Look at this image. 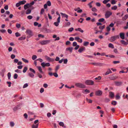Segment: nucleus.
<instances>
[{
	"mask_svg": "<svg viewBox=\"0 0 128 128\" xmlns=\"http://www.w3.org/2000/svg\"><path fill=\"white\" fill-rule=\"evenodd\" d=\"M24 116L25 118L27 119V118L28 116L26 113L24 114Z\"/></svg>",
	"mask_w": 128,
	"mask_h": 128,
	"instance_id": "69168bd1",
	"label": "nucleus"
},
{
	"mask_svg": "<svg viewBox=\"0 0 128 128\" xmlns=\"http://www.w3.org/2000/svg\"><path fill=\"white\" fill-rule=\"evenodd\" d=\"M45 57L46 58L47 60L49 61H52L53 59L46 56H45Z\"/></svg>",
	"mask_w": 128,
	"mask_h": 128,
	"instance_id": "dca6fc26",
	"label": "nucleus"
},
{
	"mask_svg": "<svg viewBox=\"0 0 128 128\" xmlns=\"http://www.w3.org/2000/svg\"><path fill=\"white\" fill-rule=\"evenodd\" d=\"M60 14L61 15L63 16V17H65L67 18H68V16L66 14H64L62 12H61Z\"/></svg>",
	"mask_w": 128,
	"mask_h": 128,
	"instance_id": "f3484780",
	"label": "nucleus"
},
{
	"mask_svg": "<svg viewBox=\"0 0 128 128\" xmlns=\"http://www.w3.org/2000/svg\"><path fill=\"white\" fill-rule=\"evenodd\" d=\"M29 70L30 71L32 72L34 74H35L36 73L35 71L33 69H32V68H30Z\"/></svg>",
	"mask_w": 128,
	"mask_h": 128,
	"instance_id": "a19ab883",
	"label": "nucleus"
},
{
	"mask_svg": "<svg viewBox=\"0 0 128 128\" xmlns=\"http://www.w3.org/2000/svg\"><path fill=\"white\" fill-rule=\"evenodd\" d=\"M18 77V74H14V79H16Z\"/></svg>",
	"mask_w": 128,
	"mask_h": 128,
	"instance_id": "864d4df0",
	"label": "nucleus"
},
{
	"mask_svg": "<svg viewBox=\"0 0 128 128\" xmlns=\"http://www.w3.org/2000/svg\"><path fill=\"white\" fill-rule=\"evenodd\" d=\"M104 18H102L98 20V22H102L104 21Z\"/></svg>",
	"mask_w": 128,
	"mask_h": 128,
	"instance_id": "8fccbe9b",
	"label": "nucleus"
},
{
	"mask_svg": "<svg viewBox=\"0 0 128 128\" xmlns=\"http://www.w3.org/2000/svg\"><path fill=\"white\" fill-rule=\"evenodd\" d=\"M53 75L56 77H57L58 76V75L56 72L53 73Z\"/></svg>",
	"mask_w": 128,
	"mask_h": 128,
	"instance_id": "680f3d73",
	"label": "nucleus"
},
{
	"mask_svg": "<svg viewBox=\"0 0 128 128\" xmlns=\"http://www.w3.org/2000/svg\"><path fill=\"white\" fill-rule=\"evenodd\" d=\"M27 69H28L27 67H26V66L25 67L24 69L23 70V72L24 73H25L26 72Z\"/></svg>",
	"mask_w": 128,
	"mask_h": 128,
	"instance_id": "2f4dec72",
	"label": "nucleus"
},
{
	"mask_svg": "<svg viewBox=\"0 0 128 128\" xmlns=\"http://www.w3.org/2000/svg\"><path fill=\"white\" fill-rule=\"evenodd\" d=\"M118 77L116 76L110 77L109 78L111 80H114L117 78Z\"/></svg>",
	"mask_w": 128,
	"mask_h": 128,
	"instance_id": "2eb2a0df",
	"label": "nucleus"
},
{
	"mask_svg": "<svg viewBox=\"0 0 128 128\" xmlns=\"http://www.w3.org/2000/svg\"><path fill=\"white\" fill-rule=\"evenodd\" d=\"M60 67V65H58L56 67V68L55 69V70L56 72H57V70Z\"/></svg>",
	"mask_w": 128,
	"mask_h": 128,
	"instance_id": "09e8293b",
	"label": "nucleus"
},
{
	"mask_svg": "<svg viewBox=\"0 0 128 128\" xmlns=\"http://www.w3.org/2000/svg\"><path fill=\"white\" fill-rule=\"evenodd\" d=\"M38 75L40 78H42V75L40 73H38Z\"/></svg>",
	"mask_w": 128,
	"mask_h": 128,
	"instance_id": "338daca9",
	"label": "nucleus"
},
{
	"mask_svg": "<svg viewBox=\"0 0 128 128\" xmlns=\"http://www.w3.org/2000/svg\"><path fill=\"white\" fill-rule=\"evenodd\" d=\"M112 72V71L110 70V68H108L105 74V75H106L109 74L110 73H111Z\"/></svg>",
	"mask_w": 128,
	"mask_h": 128,
	"instance_id": "f8f14e48",
	"label": "nucleus"
},
{
	"mask_svg": "<svg viewBox=\"0 0 128 128\" xmlns=\"http://www.w3.org/2000/svg\"><path fill=\"white\" fill-rule=\"evenodd\" d=\"M112 104L114 105H116L117 104V102L116 101H112Z\"/></svg>",
	"mask_w": 128,
	"mask_h": 128,
	"instance_id": "79ce46f5",
	"label": "nucleus"
},
{
	"mask_svg": "<svg viewBox=\"0 0 128 128\" xmlns=\"http://www.w3.org/2000/svg\"><path fill=\"white\" fill-rule=\"evenodd\" d=\"M105 65V64L102 63H97L96 66H103Z\"/></svg>",
	"mask_w": 128,
	"mask_h": 128,
	"instance_id": "b1692460",
	"label": "nucleus"
},
{
	"mask_svg": "<svg viewBox=\"0 0 128 128\" xmlns=\"http://www.w3.org/2000/svg\"><path fill=\"white\" fill-rule=\"evenodd\" d=\"M108 47L109 48H114L113 45L111 43H110L109 44Z\"/></svg>",
	"mask_w": 128,
	"mask_h": 128,
	"instance_id": "c756f323",
	"label": "nucleus"
},
{
	"mask_svg": "<svg viewBox=\"0 0 128 128\" xmlns=\"http://www.w3.org/2000/svg\"><path fill=\"white\" fill-rule=\"evenodd\" d=\"M59 22H55L54 23V25H55L56 26H58L59 25Z\"/></svg>",
	"mask_w": 128,
	"mask_h": 128,
	"instance_id": "49530a36",
	"label": "nucleus"
},
{
	"mask_svg": "<svg viewBox=\"0 0 128 128\" xmlns=\"http://www.w3.org/2000/svg\"><path fill=\"white\" fill-rule=\"evenodd\" d=\"M112 14V13L110 12H106L105 14V17L107 18H109Z\"/></svg>",
	"mask_w": 128,
	"mask_h": 128,
	"instance_id": "6e6552de",
	"label": "nucleus"
},
{
	"mask_svg": "<svg viewBox=\"0 0 128 128\" xmlns=\"http://www.w3.org/2000/svg\"><path fill=\"white\" fill-rule=\"evenodd\" d=\"M50 41V40H43L41 42L40 44L42 45L46 44L49 43Z\"/></svg>",
	"mask_w": 128,
	"mask_h": 128,
	"instance_id": "423d86ee",
	"label": "nucleus"
},
{
	"mask_svg": "<svg viewBox=\"0 0 128 128\" xmlns=\"http://www.w3.org/2000/svg\"><path fill=\"white\" fill-rule=\"evenodd\" d=\"M38 124H37L36 125L33 124L32 126V128H38Z\"/></svg>",
	"mask_w": 128,
	"mask_h": 128,
	"instance_id": "4be33fe9",
	"label": "nucleus"
},
{
	"mask_svg": "<svg viewBox=\"0 0 128 128\" xmlns=\"http://www.w3.org/2000/svg\"><path fill=\"white\" fill-rule=\"evenodd\" d=\"M37 68L40 73L42 74L43 73V72L42 71V69L41 66H39L37 67Z\"/></svg>",
	"mask_w": 128,
	"mask_h": 128,
	"instance_id": "aec40b11",
	"label": "nucleus"
},
{
	"mask_svg": "<svg viewBox=\"0 0 128 128\" xmlns=\"http://www.w3.org/2000/svg\"><path fill=\"white\" fill-rule=\"evenodd\" d=\"M117 8V6H114L112 7L111 8V9L112 10H116Z\"/></svg>",
	"mask_w": 128,
	"mask_h": 128,
	"instance_id": "c9c22d12",
	"label": "nucleus"
},
{
	"mask_svg": "<svg viewBox=\"0 0 128 128\" xmlns=\"http://www.w3.org/2000/svg\"><path fill=\"white\" fill-rule=\"evenodd\" d=\"M15 35L16 37H18L20 36V34L18 32H16L15 33Z\"/></svg>",
	"mask_w": 128,
	"mask_h": 128,
	"instance_id": "72a5a7b5",
	"label": "nucleus"
},
{
	"mask_svg": "<svg viewBox=\"0 0 128 128\" xmlns=\"http://www.w3.org/2000/svg\"><path fill=\"white\" fill-rule=\"evenodd\" d=\"M120 96L118 94L116 95V98L117 100L119 99L120 98Z\"/></svg>",
	"mask_w": 128,
	"mask_h": 128,
	"instance_id": "052dcab7",
	"label": "nucleus"
},
{
	"mask_svg": "<svg viewBox=\"0 0 128 128\" xmlns=\"http://www.w3.org/2000/svg\"><path fill=\"white\" fill-rule=\"evenodd\" d=\"M95 94L96 96H101L102 94V92L101 90H98L95 92Z\"/></svg>",
	"mask_w": 128,
	"mask_h": 128,
	"instance_id": "0eeeda50",
	"label": "nucleus"
},
{
	"mask_svg": "<svg viewBox=\"0 0 128 128\" xmlns=\"http://www.w3.org/2000/svg\"><path fill=\"white\" fill-rule=\"evenodd\" d=\"M85 48L84 47H82L80 48L78 50V52L80 53H81L84 50H85Z\"/></svg>",
	"mask_w": 128,
	"mask_h": 128,
	"instance_id": "9d476101",
	"label": "nucleus"
},
{
	"mask_svg": "<svg viewBox=\"0 0 128 128\" xmlns=\"http://www.w3.org/2000/svg\"><path fill=\"white\" fill-rule=\"evenodd\" d=\"M26 32L27 34L29 36V37H27V38H29L32 36L33 35L32 32L30 30L27 29Z\"/></svg>",
	"mask_w": 128,
	"mask_h": 128,
	"instance_id": "7ed1b4c3",
	"label": "nucleus"
},
{
	"mask_svg": "<svg viewBox=\"0 0 128 128\" xmlns=\"http://www.w3.org/2000/svg\"><path fill=\"white\" fill-rule=\"evenodd\" d=\"M31 12V10L30 9H28L26 12V14H30Z\"/></svg>",
	"mask_w": 128,
	"mask_h": 128,
	"instance_id": "a878e982",
	"label": "nucleus"
},
{
	"mask_svg": "<svg viewBox=\"0 0 128 128\" xmlns=\"http://www.w3.org/2000/svg\"><path fill=\"white\" fill-rule=\"evenodd\" d=\"M116 85L118 86H119L121 85L122 82H121L116 81L114 82Z\"/></svg>",
	"mask_w": 128,
	"mask_h": 128,
	"instance_id": "4468645a",
	"label": "nucleus"
},
{
	"mask_svg": "<svg viewBox=\"0 0 128 128\" xmlns=\"http://www.w3.org/2000/svg\"><path fill=\"white\" fill-rule=\"evenodd\" d=\"M89 44V42H84V43L83 45L84 46H86L88 45Z\"/></svg>",
	"mask_w": 128,
	"mask_h": 128,
	"instance_id": "cd10ccee",
	"label": "nucleus"
},
{
	"mask_svg": "<svg viewBox=\"0 0 128 128\" xmlns=\"http://www.w3.org/2000/svg\"><path fill=\"white\" fill-rule=\"evenodd\" d=\"M109 96L112 98H113L114 96V94L112 92H109Z\"/></svg>",
	"mask_w": 128,
	"mask_h": 128,
	"instance_id": "ddd939ff",
	"label": "nucleus"
},
{
	"mask_svg": "<svg viewBox=\"0 0 128 128\" xmlns=\"http://www.w3.org/2000/svg\"><path fill=\"white\" fill-rule=\"evenodd\" d=\"M111 3L112 4H116V2L115 1V0H112Z\"/></svg>",
	"mask_w": 128,
	"mask_h": 128,
	"instance_id": "13d9d810",
	"label": "nucleus"
},
{
	"mask_svg": "<svg viewBox=\"0 0 128 128\" xmlns=\"http://www.w3.org/2000/svg\"><path fill=\"white\" fill-rule=\"evenodd\" d=\"M120 37L118 35H116L111 37L109 39L111 42H113L116 40V39L119 38Z\"/></svg>",
	"mask_w": 128,
	"mask_h": 128,
	"instance_id": "f03ea898",
	"label": "nucleus"
},
{
	"mask_svg": "<svg viewBox=\"0 0 128 128\" xmlns=\"http://www.w3.org/2000/svg\"><path fill=\"white\" fill-rule=\"evenodd\" d=\"M41 65L43 68H44L45 66H50V64L49 63H45L44 62L42 63Z\"/></svg>",
	"mask_w": 128,
	"mask_h": 128,
	"instance_id": "39448f33",
	"label": "nucleus"
},
{
	"mask_svg": "<svg viewBox=\"0 0 128 128\" xmlns=\"http://www.w3.org/2000/svg\"><path fill=\"white\" fill-rule=\"evenodd\" d=\"M75 30L77 31H78L82 33H83L84 32L83 30H82L80 28H76L75 29Z\"/></svg>",
	"mask_w": 128,
	"mask_h": 128,
	"instance_id": "412c9836",
	"label": "nucleus"
},
{
	"mask_svg": "<svg viewBox=\"0 0 128 128\" xmlns=\"http://www.w3.org/2000/svg\"><path fill=\"white\" fill-rule=\"evenodd\" d=\"M37 58V56L36 55H33L32 56V58L33 60H35Z\"/></svg>",
	"mask_w": 128,
	"mask_h": 128,
	"instance_id": "ea45409f",
	"label": "nucleus"
},
{
	"mask_svg": "<svg viewBox=\"0 0 128 128\" xmlns=\"http://www.w3.org/2000/svg\"><path fill=\"white\" fill-rule=\"evenodd\" d=\"M28 84L27 83L25 84L23 86V88H24L28 87Z\"/></svg>",
	"mask_w": 128,
	"mask_h": 128,
	"instance_id": "6e6d98bb",
	"label": "nucleus"
},
{
	"mask_svg": "<svg viewBox=\"0 0 128 128\" xmlns=\"http://www.w3.org/2000/svg\"><path fill=\"white\" fill-rule=\"evenodd\" d=\"M22 60L24 62L26 63H28V60H26L24 58H22Z\"/></svg>",
	"mask_w": 128,
	"mask_h": 128,
	"instance_id": "f704fd0d",
	"label": "nucleus"
},
{
	"mask_svg": "<svg viewBox=\"0 0 128 128\" xmlns=\"http://www.w3.org/2000/svg\"><path fill=\"white\" fill-rule=\"evenodd\" d=\"M59 124L60 126H62V127H64V125L63 122H60L59 123Z\"/></svg>",
	"mask_w": 128,
	"mask_h": 128,
	"instance_id": "4c0bfd02",
	"label": "nucleus"
},
{
	"mask_svg": "<svg viewBox=\"0 0 128 128\" xmlns=\"http://www.w3.org/2000/svg\"><path fill=\"white\" fill-rule=\"evenodd\" d=\"M26 38V37L25 36H23L19 38L18 39L19 40H25Z\"/></svg>",
	"mask_w": 128,
	"mask_h": 128,
	"instance_id": "393cba45",
	"label": "nucleus"
},
{
	"mask_svg": "<svg viewBox=\"0 0 128 128\" xmlns=\"http://www.w3.org/2000/svg\"><path fill=\"white\" fill-rule=\"evenodd\" d=\"M120 37L121 39L123 40L124 39V33H120Z\"/></svg>",
	"mask_w": 128,
	"mask_h": 128,
	"instance_id": "1a4fd4ad",
	"label": "nucleus"
},
{
	"mask_svg": "<svg viewBox=\"0 0 128 128\" xmlns=\"http://www.w3.org/2000/svg\"><path fill=\"white\" fill-rule=\"evenodd\" d=\"M121 43L124 45H126L128 44L127 42H126L125 41L123 40H121L120 41Z\"/></svg>",
	"mask_w": 128,
	"mask_h": 128,
	"instance_id": "a211bd4d",
	"label": "nucleus"
},
{
	"mask_svg": "<svg viewBox=\"0 0 128 128\" xmlns=\"http://www.w3.org/2000/svg\"><path fill=\"white\" fill-rule=\"evenodd\" d=\"M34 1H33L32 2L30 3V4L28 3L27 4H28V6L29 8L30 7H31L34 4Z\"/></svg>",
	"mask_w": 128,
	"mask_h": 128,
	"instance_id": "5701e85b",
	"label": "nucleus"
},
{
	"mask_svg": "<svg viewBox=\"0 0 128 128\" xmlns=\"http://www.w3.org/2000/svg\"><path fill=\"white\" fill-rule=\"evenodd\" d=\"M20 24H17L16 25V27L18 28H19L20 27Z\"/></svg>",
	"mask_w": 128,
	"mask_h": 128,
	"instance_id": "3c124183",
	"label": "nucleus"
},
{
	"mask_svg": "<svg viewBox=\"0 0 128 128\" xmlns=\"http://www.w3.org/2000/svg\"><path fill=\"white\" fill-rule=\"evenodd\" d=\"M128 18V14H126L122 17V20L123 21H125Z\"/></svg>",
	"mask_w": 128,
	"mask_h": 128,
	"instance_id": "9b49d317",
	"label": "nucleus"
},
{
	"mask_svg": "<svg viewBox=\"0 0 128 128\" xmlns=\"http://www.w3.org/2000/svg\"><path fill=\"white\" fill-rule=\"evenodd\" d=\"M101 78V77L100 76H99L98 78H95V80H100Z\"/></svg>",
	"mask_w": 128,
	"mask_h": 128,
	"instance_id": "4d7b16f0",
	"label": "nucleus"
},
{
	"mask_svg": "<svg viewBox=\"0 0 128 128\" xmlns=\"http://www.w3.org/2000/svg\"><path fill=\"white\" fill-rule=\"evenodd\" d=\"M75 85L76 86L80 88H86V86L85 85L80 83L76 84Z\"/></svg>",
	"mask_w": 128,
	"mask_h": 128,
	"instance_id": "20e7f679",
	"label": "nucleus"
},
{
	"mask_svg": "<svg viewBox=\"0 0 128 128\" xmlns=\"http://www.w3.org/2000/svg\"><path fill=\"white\" fill-rule=\"evenodd\" d=\"M86 100L89 103H91L92 102V101L91 100L88 99V98H86Z\"/></svg>",
	"mask_w": 128,
	"mask_h": 128,
	"instance_id": "e433bc0d",
	"label": "nucleus"
},
{
	"mask_svg": "<svg viewBox=\"0 0 128 128\" xmlns=\"http://www.w3.org/2000/svg\"><path fill=\"white\" fill-rule=\"evenodd\" d=\"M0 32L3 33H4L6 32V30H5L2 29L0 30Z\"/></svg>",
	"mask_w": 128,
	"mask_h": 128,
	"instance_id": "a18cd8bd",
	"label": "nucleus"
},
{
	"mask_svg": "<svg viewBox=\"0 0 128 128\" xmlns=\"http://www.w3.org/2000/svg\"><path fill=\"white\" fill-rule=\"evenodd\" d=\"M105 25H103L102 26H100L99 27V28L100 29V30H102L103 29H104L105 28Z\"/></svg>",
	"mask_w": 128,
	"mask_h": 128,
	"instance_id": "37998d69",
	"label": "nucleus"
},
{
	"mask_svg": "<svg viewBox=\"0 0 128 128\" xmlns=\"http://www.w3.org/2000/svg\"><path fill=\"white\" fill-rule=\"evenodd\" d=\"M20 5L24 4L26 2V1L25 0H23L22 1H20L19 2Z\"/></svg>",
	"mask_w": 128,
	"mask_h": 128,
	"instance_id": "bb28decb",
	"label": "nucleus"
},
{
	"mask_svg": "<svg viewBox=\"0 0 128 128\" xmlns=\"http://www.w3.org/2000/svg\"><path fill=\"white\" fill-rule=\"evenodd\" d=\"M28 4H27L25 5L24 6V8L25 10H26V9L28 8H29V7H28Z\"/></svg>",
	"mask_w": 128,
	"mask_h": 128,
	"instance_id": "7c9ffc66",
	"label": "nucleus"
},
{
	"mask_svg": "<svg viewBox=\"0 0 128 128\" xmlns=\"http://www.w3.org/2000/svg\"><path fill=\"white\" fill-rule=\"evenodd\" d=\"M27 18L28 19L30 20L32 18V16L31 15H29L28 16Z\"/></svg>",
	"mask_w": 128,
	"mask_h": 128,
	"instance_id": "603ef678",
	"label": "nucleus"
},
{
	"mask_svg": "<svg viewBox=\"0 0 128 128\" xmlns=\"http://www.w3.org/2000/svg\"><path fill=\"white\" fill-rule=\"evenodd\" d=\"M85 83L88 85L92 86L94 84V82L91 80H87L85 82Z\"/></svg>",
	"mask_w": 128,
	"mask_h": 128,
	"instance_id": "f257e3e1",
	"label": "nucleus"
},
{
	"mask_svg": "<svg viewBox=\"0 0 128 128\" xmlns=\"http://www.w3.org/2000/svg\"><path fill=\"white\" fill-rule=\"evenodd\" d=\"M8 78L10 79L11 76V74L10 72H8Z\"/></svg>",
	"mask_w": 128,
	"mask_h": 128,
	"instance_id": "de8ad7c7",
	"label": "nucleus"
},
{
	"mask_svg": "<svg viewBox=\"0 0 128 128\" xmlns=\"http://www.w3.org/2000/svg\"><path fill=\"white\" fill-rule=\"evenodd\" d=\"M73 46H76L77 45V43L76 42H73L72 44Z\"/></svg>",
	"mask_w": 128,
	"mask_h": 128,
	"instance_id": "5fc2aeb1",
	"label": "nucleus"
},
{
	"mask_svg": "<svg viewBox=\"0 0 128 128\" xmlns=\"http://www.w3.org/2000/svg\"><path fill=\"white\" fill-rule=\"evenodd\" d=\"M73 48L72 47L67 48H66V51L69 50L71 52H72Z\"/></svg>",
	"mask_w": 128,
	"mask_h": 128,
	"instance_id": "6ab92c4d",
	"label": "nucleus"
},
{
	"mask_svg": "<svg viewBox=\"0 0 128 128\" xmlns=\"http://www.w3.org/2000/svg\"><path fill=\"white\" fill-rule=\"evenodd\" d=\"M44 10L42 8L41 9V11L40 12V14H43L44 12Z\"/></svg>",
	"mask_w": 128,
	"mask_h": 128,
	"instance_id": "c03bdc74",
	"label": "nucleus"
},
{
	"mask_svg": "<svg viewBox=\"0 0 128 128\" xmlns=\"http://www.w3.org/2000/svg\"><path fill=\"white\" fill-rule=\"evenodd\" d=\"M64 64H66L68 62V60L67 59L64 60Z\"/></svg>",
	"mask_w": 128,
	"mask_h": 128,
	"instance_id": "e2e57ef3",
	"label": "nucleus"
},
{
	"mask_svg": "<svg viewBox=\"0 0 128 128\" xmlns=\"http://www.w3.org/2000/svg\"><path fill=\"white\" fill-rule=\"evenodd\" d=\"M46 4L49 6H50L51 5V2L49 0L48 1L46 2Z\"/></svg>",
	"mask_w": 128,
	"mask_h": 128,
	"instance_id": "c85d7f7f",
	"label": "nucleus"
},
{
	"mask_svg": "<svg viewBox=\"0 0 128 128\" xmlns=\"http://www.w3.org/2000/svg\"><path fill=\"white\" fill-rule=\"evenodd\" d=\"M28 75L31 77L33 78L34 76V74L32 73H29L28 74Z\"/></svg>",
	"mask_w": 128,
	"mask_h": 128,
	"instance_id": "473e14b6",
	"label": "nucleus"
},
{
	"mask_svg": "<svg viewBox=\"0 0 128 128\" xmlns=\"http://www.w3.org/2000/svg\"><path fill=\"white\" fill-rule=\"evenodd\" d=\"M74 30L73 28H69L68 30V31L70 32H72Z\"/></svg>",
	"mask_w": 128,
	"mask_h": 128,
	"instance_id": "0e129e2a",
	"label": "nucleus"
},
{
	"mask_svg": "<svg viewBox=\"0 0 128 128\" xmlns=\"http://www.w3.org/2000/svg\"><path fill=\"white\" fill-rule=\"evenodd\" d=\"M66 26H70V22H68L66 23Z\"/></svg>",
	"mask_w": 128,
	"mask_h": 128,
	"instance_id": "bf43d9fd",
	"label": "nucleus"
},
{
	"mask_svg": "<svg viewBox=\"0 0 128 128\" xmlns=\"http://www.w3.org/2000/svg\"><path fill=\"white\" fill-rule=\"evenodd\" d=\"M13 51L14 53H16V54H17L18 53L16 50L15 48H14L13 49Z\"/></svg>",
	"mask_w": 128,
	"mask_h": 128,
	"instance_id": "774afa93",
	"label": "nucleus"
},
{
	"mask_svg": "<svg viewBox=\"0 0 128 128\" xmlns=\"http://www.w3.org/2000/svg\"><path fill=\"white\" fill-rule=\"evenodd\" d=\"M10 126L12 127L14 126V124L13 122H11L10 123Z\"/></svg>",
	"mask_w": 128,
	"mask_h": 128,
	"instance_id": "58836bf2",
	"label": "nucleus"
}]
</instances>
